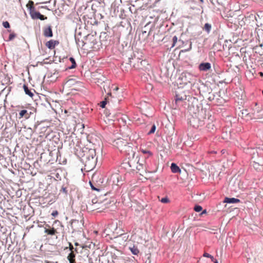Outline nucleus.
Returning <instances> with one entry per match:
<instances>
[{"label": "nucleus", "instance_id": "nucleus-1", "mask_svg": "<svg viewBox=\"0 0 263 263\" xmlns=\"http://www.w3.org/2000/svg\"><path fill=\"white\" fill-rule=\"evenodd\" d=\"M211 115H210L209 111L205 108L201 109L198 115H195V117L190 120L191 124L195 128H198L205 124V121H212Z\"/></svg>", "mask_w": 263, "mask_h": 263}, {"label": "nucleus", "instance_id": "nucleus-2", "mask_svg": "<svg viewBox=\"0 0 263 263\" xmlns=\"http://www.w3.org/2000/svg\"><path fill=\"white\" fill-rule=\"evenodd\" d=\"M96 152L94 149H89L83 156V161L85 163V166L88 169L91 170L95 165L96 159L95 158Z\"/></svg>", "mask_w": 263, "mask_h": 263}, {"label": "nucleus", "instance_id": "nucleus-3", "mask_svg": "<svg viewBox=\"0 0 263 263\" xmlns=\"http://www.w3.org/2000/svg\"><path fill=\"white\" fill-rule=\"evenodd\" d=\"M189 102L190 103L189 104L190 112L194 115H198V113L201 111V109H203L200 102L196 98H191Z\"/></svg>", "mask_w": 263, "mask_h": 263}, {"label": "nucleus", "instance_id": "nucleus-4", "mask_svg": "<svg viewBox=\"0 0 263 263\" xmlns=\"http://www.w3.org/2000/svg\"><path fill=\"white\" fill-rule=\"evenodd\" d=\"M243 187L241 180L235 177H232L229 183L228 189L232 192L238 193Z\"/></svg>", "mask_w": 263, "mask_h": 263}, {"label": "nucleus", "instance_id": "nucleus-5", "mask_svg": "<svg viewBox=\"0 0 263 263\" xmlns=\"http://www.w3.org/2000/svg\"><path fill=\"white\" fill-rule=\"evenodd\" d=\"M179 79L181 81L180 83L187 85L188 83H193L195 78L193 74L185 71L180 75Z\"/></svg>", "mask_w": 263, "mask_h": 263}, {"label": "nucleus", "instance_id": "nucleus-6", "mask_svg": "<svg viewBox=\"0 0 263 263\" xmlns=\"http://www.w3.org/2000/svg\"><path fill=\"white\" fill-rule=\"evenodd\" d=\"M80 82L77 81L75 78H69L64 84L65 89L77 90L80 86Z\"/></svg>", "mask_w": 263, "mask_h": 263}, {"label": "nucleus", "instance_id": "nucleus-7", "mask_svg": "<svg viewBox=\"0 0 263 263\" xmlns=\"http://www.w3.org/2000/svg\"><path fill=\"white\" fill-rule=\"evenodd\" d=\"M127 141L122 138H118L117 140H115L113 142L114 146L116 147L118 149H120V151H122L124 147L127 146Z\"/></svg>", "mask_w": 263, "mask_h": 263}, {"label": "nucleus", "instance_id": "nucleus-8", "mask_svg": "<svg viewBox=\"0 0 263 263\" xmlns=\"http://www.w3.org/2000/svg\"><path fill=\"white\" fill-rule=\"evenodd\" d=\"M262 111V107L258 106L257 104L256 103L255 106L253 108V112L252 114L254 118H263V114H260Z\"/></svg>", "mask_w": 263, "mask_h": 263}, {"label": "nucleus", "instance_id": "nucleus-9", "mask_svg": "<svg viewBox=\"0 0 263 263\" xmlns=\"http://www.w3.org/2000/svg\"><path fill=\"white\" fill-rule=\"evenodd\" d=\"M30 15L31 17L33 20L40 19L41 20H45L47 18L46 16L41 14L39 12L35 10L30 11Z\"/></svg>", "mask_w": 263, "mask_h": 263}, {"label": "nucleus", "instance_id": "nucleus-10", "mask_svg": "<svg viewBox=\"0 0 263 263\" xmlns=\"http://www.w3.org/2000/svg\"><path fill=\"white\" fill-rule=\"evenodd\" d=\"M130 64L133 63V67L136 69L142 68L141 66L143 65V63H146L144 60H141L140 59H133L132 61H130Z\"/></svg>", "mask_w": 263, "mask_h": 263}, {"label": "nucleus", "instance_id": "nucleus-11", "mask_svg": "<svg viewBox=\"0 0 263 263\" xmlns=\"http://www.w3.org/2000/svg\"><path fill=\"white\" fill-rule=\"evenodd\" d=\"M198 68L200 71H207L211 68V65L209 62H202L199 65Z\"/></svg>", "mask_w": 263, "mask_h": 263}, {"label": "nucleus", "instance_id": "nucleus-12", "mask_svg": "<svg viewBox=\"0 0 263 263\" xmlns=\"http://www.w3.org/2000/svg\"><path fill=\"white\" fill-rule=\"evenodd\" d=\"M59 44V42L58 41L51 40L46 43V46L49 49H53L55 48V46L58 45Z\"/></svg>", "mask_w": 263, "mask_h": 263}, {"label": "nucleus", "instance_id": "nucleus-13", "mask_svg": "<svg viewBox=\"0 0 263 263\" xmlns=\"http://www.w3.org/2000/svg\"><path fill=\"white\" fill-rule=\"evenodd\" d=\"M171 127V129L170 131H169V133H168V136L167 137V142H168L169 143V147L170 148L171 146H172V140H173V138L172 137V136H173L174 135V128L173 127H172V125L170 126Z\"/></svg>", "mask_w": 263, "mask_h": 263}, {"label": "nucleus", "instance_id": "nucleus-14", "mask_svg": "<svg viewBox=\"0 0 263 263\" xmlns=\"http://www.w3.org/2000/svg\"><path fill=\"white\" fill-rule=\"evenodd\" d=\"M43 33L45 37H52L53 36V33L51 27L49 26L48 27L45 28L44 29Z\"/></svg>", "mask_w": 263, "mask_h": 263}, {"label": "nucleus", "instance_id": "nucleus-15", "mask_svg": "<svg viewBox=\"0 0 263 263\" xmlns=\"http://www.w3.org/2000/svg\"><path fill=\"white\" fill-rule=\"evenodd\" d=\"M107 96H106L104 100L102 101L100 103V106L102 108H104L105 107V106L106 104H107V103L109 102V98L112 97L111 93L110 91L108 92L107 93Z\"/></svg>", "mask_w": 263, "mask_h": 263}, {"label": "nucleus", "instance_id": "nucleus-16", "mask_svg": "<svg viewBox=\"0 0 263 263\" xmlns=\"http://www.w3.org/2000/svg\"><path fill=\"white\" fill-rule=\"evenodd\" d=\"M240 201L239 199L235 198L226 197L224 200V202L227 203H238Z\"/></svg>", "mask_w": 263, "mask_h": 263}, {"label": "nucleus", "instance_id": "nucleus-17", "mask_svg": "<svg viewBox=\"0 0 263 263\" xmlns=\"http://www.w3.org/2000/svg\"><path fill=\"white\" fill-rule=\"evenodd\" d=\"M170 168L171 170V171L173 173H181V170L179 167V166L175 163H172L171 165L170 166Z\"/></svg>", "mask_w": 263, "mask_h": 263}, {"label": "nucleus", "instance_id": "nucleus-18", "mask_svg": "<svg viewBox=\"0 0 263 263\" xmlns=\"http://www.w3.org/2000/svg\"><path fill=\"white\" fill-rule=\"evenodd\" d=\"M252 166L254 168L255 170L257 171H260L262 170V165L259 164L258 162H256L255 160H254L252 162Z\"/></svg>", "mask_w": 263, "mask_h": 263}, {"label": "nucleus", "instance_id": "nucleus-19", "mask_svg": "<svg viewBox=\"0 0 263 263\" xmlns=\"http://www.w3.org/2000/svg\"><path fill=\"white\" fill-rule=\"evenodd\" d=\"M76 255L74 252H71L67 256V259L70 263H76L75 260Z\"/></svg>", "mask_w": 263, "mask_h": 263}, {"label": "nucleus", "instance_id": "nucleus-20", "mask_svg": "<svg viewBox=\"0 0 263 263\" xmlns=\"http://www.w3.org/2000/svg\"><path fill=\"white\" fill-rule=\"evenodd\" d=\"M248 152L250 153L251 155H252V159H255L256 156H258V152L257 151V149L256 148H251L250 149H248Z\"/></svg>", "mask_w": 263, "mask_h": 263}, {"label": "nucleus", "instance_id": "nucleus-21", "mask_svg": "<svg viewBox=\"0 0 263 263\" xmlns=\"http://www.w3.org/2000/svg\"><path fill=\"white\" fill-rule=\"evenodd\" d=\"M19 118L24 117L26 119H28L29 117V114L26 110H22L19 113Z\"/></svg>", "mask_w": 263, "mask_h": 263}, {"label": "nucleus", "instance_id": "nucleus-22", "mask_svg": "<svg viewBox=\"0 0 263 263\" xmlns=\"http://www.w3.org/2000/svg\"><path fill=\"white\" fill-rule=\"evenodd\" d=\"M45 233L47 234L48 235H54L57 233V231L54 228H52L50 229L45 228Z\"/></svg>", "mask_w": 263, "mask_h": 263}, {"label": "nucleus", "instance_id": "nucleus-23", "mask_svg": "<svg viewBox=\"0 0 263 263\" xmlns=\"http://www.w3.org/2000/svg\"><path fill=\"white\" fill-rule=\"evenodd\" d=\"M23 88L26 95L31 97H33V93L30 91V90L28 88V86L26 84L23 85Z\"/></svg>", "mask_w": 263, "mask_h": 263}, {"label": "nucleus", "instance_id": "nucleus-24", "mask_svg": "<svg viewBox=\"0 0 263 263\" xmlns=\"http://www.w3.org/2000/svg\"><path fill=\"white\" fill-rule=\"evenodd\" d=\"M26 7L29 10V12L30 11L35 10V8L34 7V3L31 1H29L28 2V4L26 5Z\"/></svg>", "mask_w": 263, "mask_h": 263}, {"label": "nucleus", "instance_id": "nucleus-25", "mask_svg": "<svg viewBox=\"0 0 263 263\" xmlns=\"http://www.w3.org/2000/svg\"><path fill=\"white\" fill-rule=\"evenodd\" d=\"M175 97H176V99H175L176 103H178L180 101H182L186 99V96L185 95H184L183 96H181L179 95L176 94Z\"/></svg>", "mask_w": 263, "mask_h": 263}, {"label": "nucleus", "instance_id": "nucleus-26", "mask_svg": "<svg viewBox=\"0 0 263 263\" xmlns=\"http://www.w3.org/2000/svg\"><path fill=\"white\" fill-rule=\"evenodd\" d=\"M210 119H212V121L209 120L208 121H205V123H206V127L208 129L213 130L215 126L213 123L210 122L211 121H213L212 118L211 117Z\"/></svg>", "mask_w": 263, "mask_h": 263}, {"label": "nucleus", "instance_id": "nucleus-27", "mask_svg": "<svg viewBox=\"0 0 263 263\" xmlns=\"http://www.w3.org/2000/svg\"><path fill=\"white\" fill-rule=\"evenodd\" d=\"M129 250L134 255H138L139 253V249L135 246L129 247Z\"/></svg>", "mask_w": 263, "mask_h": 263}, {"label": "nucleus", "instance_id": "nucleus-28", "mask_svg": "<svg viewBox=\"0 0 263 263\" xmlns=\"http://www.w3.org/2000/svg\"><path fill=\"white\" fill-rule=\"evenodd\" d=\"M140 151L142 154L146 155V156L147 157H149V156H152V153L149 151H148L146 149H143V148H140Z\"/></svg>", "mask_w": 263, "mask_h": 263}, {"label": "nucleus", "instance_id": "nucleus-29", "mask_svg": "<svg viewBox=\"0 0 263 263\" xmlns=\"http://www.w3.org/2000/svg\"><path fill=\"white\" fill-rule=\"evenodd\" d=\"M217 96H219L217 93L214 94V93H212L211 92H209V94H208V99L210 101H213V100H214L215 99V98Z\"/></svg>", "mask_w": 263, "mask_h": 263}, {"label": "nucleus", "instance_id": "nucleus-30", "mask_svg": "<svg viewBox=\"0 0 263 263\" xmlns=\"http://www.w3.org/2000/svg\"><path fill=\"white\" fill-rule=\"evenodd\" d=\"M69 60L71 62L72 65L69 67V68L73 69V68H76L77 64H76V63L75 62V60L74 59V58L71 57L69 58Z\"/></svg>", "mask_w": 263, "mask_h": 263}, {"label": "nucleus", "instance_id": "nucleus-31", "mask_svg": "<svg viewBox=\"0 0 263 263\" xmlns=\"http://www.w3.org/2000/svg\"><path fill=\"white\" fill-rule=\"evenodd\" d=\"M204 29L209 33L211 29V25L209 23L205 24Z\"/></svg>", "mask_w": 263, "mask_h": 263}, {"label": "nucleus", "instance_id": "nucleus-32", "mask_svg": "<svg viewBox=\"0 0 263 263\" xmlns=\"http://www.w3.org/2000/svg\"><path fill=\"white\" fill-rule=\"evenodd\" d=\"M194 210L197 212H199L201 211L202 208L199 205H196L194 208Z\"/></svg>", "mask_w": 263, "mask_h": 263}, {"label": "nucleus", "instance_id": "nucleus-33", "mask_svg": "<svg viewBox=\"0 0 263 263\" xmlns=\"http://www.w3.org/2000/svg\"><path fill=\"white\" fill-rule=\"evenodd\" d=\"M69 248L71 252H74V251L77 252V248L74 249L71 242H69Z\"/></svg>", "mask_w": 263, "mask_h": 263}, {"label": "nucleus", "instance_id": "nucleus-34", "mask_svg": "<svg viewBox=\"0 0 263 263\" xmlns=\"http://www.w3.org/2000/svg\"><path fill=\"white\" fill-rule=\"evenodd\" d=\"M16 37V34L14 33H11L9 36V41L13 40Z\"/></svg>", "mask_w": 263, "mask_h": 263}, {"label": "nucleus", "instance_id": "nucleus-35", "mask_svg": "<svg viewBox=\"0 0 263 263\" xmlns=\"http://www.w3.org/2000/svg\"><path fill=\"white\" fill-rule=\"evenodd\" d=\"M159 35L158 34L154 35V39H156L157 41H158L159 40H160L162 42L163 40V39H164V37L163 36H162V37H160L159 39Z\"/></svg>", "mask_w": 263, "mask_h": 263}, {"label": "nucleus", "instance_id": "nucleus-36", "mask_svg": "<svg viewBox=\"0 0 263 263\" xmlns=\"http://www.w3.org/2000/svg\"><path fill=\"white\" fill-rule=\"evenodd\" d=\"M102 84H103V90L105 91V92H106V90L105 87L107 88H109V85L107 82H104Z\"/></svg>", "mask_w": 263, "mask_h": 263}, {"label": "nucleus", "instance_id": "nucleus-37", "mask_svg": "<svg viewBox=\"0 0 263 263\" xmlns=\"http://www.w3.org/2000/svg\"><path fill=\"white\" fill-rule=\"evenodd\" d=\"M203 256L210 258L212 260H214V257L211 255L209 254V253H204L203 254Z\"/></svg>", "mask_w": 263, "mask_h": 263}, {"label": "nucleus", "instance_id": "nucleus-38", "mask_svg": "<svg viewBox=\"0 0 263 263\" xmlns=\"http://www.w3.org/2000/svg\"><path fill=\"white\" fill-rule=\"evenodd\" d=\"M3 26L6 28H9L10 27V24L7 21L4 22L3 23Z\"/></svg>", "mask_w": 263, "mask_h": 263}, {"label": "nucleus", "instance_id": "nucleus-39", "mask_svg": "<svg viewBox=\"0 0 263 263\" xmlns=\"http://www.w3.org/2000/svg\"><path fill=\"white\" fill-rule=\"evenodd\" d=\"M155 130H156V126L155 125H153V126L151 128V129L150 130V131L148 132V134H153L154 133V132H155Z\"/></svg>", "mask_w": 263, "mask_h": 263}, {"label": "nucleus", "instance_id": "nucleus-40", "mask_svg": "<svg viewBox=\"0 0 263 263\" xmlns=\"http://www.w3.org/2000/svg\"><path fill=\"white\" fill-rule=\"evenodd\" d=\"M59 213L57 211H54L51 213V215L53 217H56L58 215Z\"/></svg>", "mask_w": 263, "mask_h": 263}, {"label": "nucleus", "instance_id": "nucleus-41", "mask_svg": "<svg viewBox=\"0 0 263 263\" xmlns=\"http://www.w3.org/2000/svg\"><path fill=\"white\" fill-rule=\"evenodd\" d=\"M173 44L172 45V46H174L175 43L177 42V37L176 36H174L173 37Z\"/></svg>", "mask_w": 263, "mask_h": 263}, {"label": "nucleus", "instance_id": "nucleus-42", "mask_svg": "<svg viewBox=\"0 0 263 263\" xmlns=\"http://www.w3.org/2000/svg\"><path fill=\"white\" fill-rule=\"evenodd\" d=\"M242 115H245L246 116L249 115L250 113H248L247 110H243L242 112Z\"/></svg>", "mask_w": 263, "mask_h": 263}, {"label": "nucleus", "instance_id": "nucleus-43", "mask_svg": "<svg viewBox=\"0 0 263 263\" xmlns=\"http://www.w3.org/2000/svg\"><path fill=\"white\" fill-rule=\"evenodd\" d=\"M222 99H218V98H217L216 99V103H222Z\"/></svg>", "mask_w": 263, "mask_h": 263}, {"label": "nucleus", "instance_id": "nucleus-44", "mask_svg": "<svg viewBox=\"0 0 263 263\" xmlns=\"http://www.w3.org/2000/svg\"><path fill=\"white\" fill-rule=\"evenodd\" d=\"M90 185H91V189L93 190H96V191H98L99 190L96 189L95 186H93L92 185V184H91V182H90Z\"/></svg>", "mask_w": 263, "mask_h": 263}, {"label": "nucleus", "instance_id": "nucleus-45", "mask_svg": "<svg viewBox=\"0 0 263 263\" xmlns=\"http://www.w3.org/2000/svg\"><path fill=\"white\" fill-rule=\"evenodd\" d=\"M92 203L93 204H97V199H93L92 200Z\"/></svg>", "mask_w": 263, "mask_h": 263}, {"label": "nucleus", "instance_id": "nucleus-46", "mask_svg": "<svg viewBox=\"0 0 263 263\" xmlns=\"http://www.w3.org/2000/svg\"><path fill=\"white\" fill-rule=\"evenodd\" d=\"M73 222H78V220H71V225L72 226V223Z\"/></svg>", "mask_w": 263, "mask_h": 263}, {"label": "nucleus", "instance_id": "nucleus-47", "mask_svg": "<svg viewBox=\"0 0 263 263\" xmlns=\"http://www.w3.org/2000/svg\"><path fill=\"white\" fill-rule=\"evenodd\" d=\"M169 202H170L169 199L167 197H165V203H168Z\"/></svg>", "mask_w": 263, "mask_h": 263}, {"label": "nucleus", "instance_id": "nucleus-48", "mask_svg": "<svg viewBox=\"0 0 263 263\" xmlns=\"http://www.w3.org/2000/svg\"><path fill=\"white\" fill-rule=\"evenodd\" d=\"M191 48H192V43L191 42V43H190V47H189V48L188 49H187L186 50H187V51H189V50H190L191 49Z\"/></svg>", "mask_w": 263, "mask_h": 263}, {"label": "nucleus", "instance_id": "nucleus-49", "mask_svg": "<svg viewBox=\"0 0 263 263\" xmlns=\"http://www.w3.org/2000/svg\"><path fill=\"white\" fill-rule=\"evenodd\" d=\"M160 201H161V202H162V203H164V201H165L164 197L160 199Z\"/></svg>", "mask_w": 263, "mask_h": 263}, {"label": "nucleus", "instance_id": "nucleus-50", "mask_svg": "<svg viewBox=\"0 0 263 263\" xmlns=\"http://www.w3.org/2000/svg\"><path fill=\"white\" fill-rule=\"evenodd\" d=\"M214 263H218V261L217 259L214 258V260H212Z\"/></svg>", "mask_w": 263, "mask_h": 263}, {"label": "nucleus", "instance_id": "nucleus-51", "mask_svg": "<svg viewBox=\"0 0 263 263\" xmlns=\"http://www.w3.org/2000/svg\"><path fill=\"white\" fill-rule=\"evenodd\" d=\"M258 74H259V76H260V77H263V72H261V71H260V72H259L258 73Z\"/></svg>", "mask_w": 263, "mask_h": 263}, {"label": "nucleus", "instance_id": "nucleus-52", "mask_svg": "<svg viewBox=\"0 0 263 263\" xmlns=\"http://www.w3.org/2000/svg\"><path fill=\"white\" fill-rule=\"evenodd\" d=\"M127 237H126V236H124L123 237V242H125L126 239H127Z\"/></svg>", "mask_w": 263, "mask_h": 263}, {"label": "nucleus", "instance_id": "nucleus-53", "mask_svg": "<svg viewBox=\"0 0 263 263\" xmlns=\"http://www.w3.org/2000/svg\"><path fill=\"white\" fill-rule=\"evenodd\" d=\"M118 87H116L115 88H114V90H116V91H117L118 90Z\"/></svg>", "mask_w": 263, "mask_h": 263}, {"label": "nucleus", "instance_id": "nucleus-54", "mask_svg": "<svg viewBox=\"0 0 263 263\" xmlns=\"http://www.w3.org/2000/svg\"><path fill=\"white\" fill-rule=\"evenodd\" d=\"M168 69H167V73H166V72H165V77L166 76V75H168Z\"/></svg>", "mask_w": 263, "mask_h": 263}, {"label": "nucleus", "instance_id": "nucleus-55", "mask_svg": "<svg viewBox=\"0 0 263 263\" xmlns=\"http://www.w3.org/2000/svg\"><path fill=\"white\" fill-rule=\"evenodd\" d=\"M250 72H251L252 74V76H254V72L253 71H252V70H250Z\"/></svg>", "mask_w": 263, "mask_h": 263}, {"label": "nucleus", "instance_id": "nucleus-56", "mask_svg": "<svg viewBox=\"0 0 263 263\" xmlns=\"http://www.w3.org/2000/svg\"><path fill=\"white\" fill-rule=\"evenodd\" d=\"M123 235V233H120V234L119 235V236L121 237V236H122Z\"/></svg>", "mask_w": 263, "mask_h": 263}, {"label": "nucleus", "instance_id": "nucleus-57", "mask_svg": "<svg viewBox=\"0 0 263 263\" xmlns=\"http://www.w3.org/2000/svg\"><path fill=\"white\" fill-rule=\"evenodd\" d=\"M171 64V61L169 60V61L167 63V64Z\"/></svg>", "mask_w": 263, "mask_h": 263}, {"label": "nucleus", "instance_id": "nucleus-58", "mask_svg": "<svg viewBox=\"0 0 263 263\" xmlns=\"http://www.w3.org/2000/svg\"><path fill=\"white\" fill-rule=\"evenodd\" d=\"M94 208H95V209H99V207H98V206H96Z\"/></svg>", "mask_w": 263, "mask_h": 263}, {"label": "nucleus", "instance_id": "nucleus-59", "mask_svg": "<svg viewBox=\"0 0 263 263\" xmlns=\"http://www.w3.org/2000/svg\"><path fill=\"white\" fill-rule=\"evenodd\" d=\"M82 128H84V124H82Z\"/></svg>", "mask_w": 263, "mask_h": 263}, {"label": "nucleus", "instance_id": "nucleus-60", "mask_svg": "<svg viewBox=\"0 0 263 263\" xmlns=\"http://www.w3.org/2000/svg\"><path fill=\"white\" fill-rule=\"evenodd\" d=\"M75 245H76V246H78V242H76V243H75Z\"/></svg>", "mask_w": 263, "mask_h": 263}, {"label": "nucleus", "instance_id": "nucleus-61", "mask_svg": "<svg viewBox=\"0 0 263 263\" xmlns=\"http://www.w3.org/2000/svg\"><path fill=\"white\" fill-rule=\"evenodd\" d=\"M256 21L257 22V18L256 16H255Z\"/></svg>", "mask_w": 263, "mask_h": 263}, {"label": "nucleus", "instance_id": "nucleus-62", "mask_svg": "<svg viewBox=\"0 0 263 263\" xmlns=\"http://www.w3.org/2000/svg\"><path fill=\"white\" fill-rule=\"evenodd\" d=\"M257 16L258 17H260L259 14H257Z\"/></svg>", "mask_w": 263, "mask_h": 263}, {"label": "nucleus", "instance_id": "nucleus-63", "mask_svg": "<svg viewBox=\"0 0 263 263\" xmlns=\"http://www.w3.org/2000/svg\"><path fill=\"white\" fill-rule=\"evenodd\" d=\"M222 153H223V154H224V150H222Z\"/></svg>", "mask_w": 263, "mask_h": 263}, {"label": "nucleus", "instance_id": "nucleus-64", "mask_svg": "<svg viewBox=\"0 0 263 263\" xmlns=\"http://www.w3.org/2000/svg\"><path fill=\"white\" fill-rule=\"evenodd\" d=\"M262 95H263V90H262Z\"/></svg>", "mask_w": 263, "mask_h": 263}]
</instances>
